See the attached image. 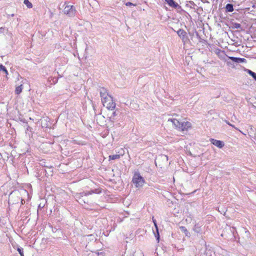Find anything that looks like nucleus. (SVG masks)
Wrapping results in <instances>:
<instances>
[{
  "instance_id": "1",
  "label": "nucleus",
  "mask_w": 256,
  "mask_h": 256,
  "mask_svg": "<svg viewBox=\"0 0 256 256\" xmlns=\"http://www.w3.org/2000/svg\"><path fill=\"white\" fill-rule=\"evenodd\" d=\"M100 192H97V190H92L88 192H82L80 193H76L74 196V198L77 202L82 206L86 204H88L92 202V199L89 196L94 193H99Z\"/></svg>"
},
{
  "instance_id": "2",
  "label": "nucleus",
  "mask_w": 256,
  "mask_h": 256,
  "mask_svg": "<svg viewBox=\"0 0 256 256\" xmlns=\"http://www.w3.org/2000/svg\"><path fill=\"white\" fill-rule=\"evenodd\" d=\"M132 181L135 186L138 188L142 187L145 182L144 178L138 172L134 174Z\"/></svg>"
},
{
  "instance_id": "3",
  "label": "nucleus",
  "mask_w": 256,
  "mask_h": 256,
  "mask_svg": "<svg viewBox=\"0 0 256 256\" xmlns=\"http://www.w3.org/2000/svg\"><path fill=\"white\" fill-rule=\"evenodd\" d=\"M102 102L104 106L108 110H112L116 108V103L111 96H107V98Z\"/></svg>"
},
{
  "instance_id": "4",
  "label": "nucleus",
  "mask_w": 256,
  "mask_h": 256,
  "mask_svg": "<svg viewBox=\"0 0 256 256\" xmlns=\"http://www.w3.org/2000/svg\"><path fill=\"white\" fill-rule=\"evenodd\" d=\"M64 12L70 17L73 16L75 14V8L72 6H66L64 9Z\"/></svg>"
},
{
  "instance_id": "5",
  "label": "nucleus",
  "mask_w": 256,
  "mask_h": 256,
  "mask_svg": "<svg viewBox=\"0 0 256 256\" xmlns=\"http://www.w3.org/2000/svg\"><path fill=\"white\" fill-rule=\"evenodd\" d=\"M178 36L182 39V42L184 44L188 40L186 32L183 29H180L177 31Z\"/></svg>"
},
{
  "instance_id": "6",
  "label": "nucleus",
  "mask_w": 256,
  "mask_h": 256,
  "mask_svg": "<svg viewBox=\"0 0 256 256\" xmlns=\"http://www.w3.org/2000/svg\"><path fill=\"white\" fill-rule=\"evenodd\" d=\"M228 58L231 60L233 62L240 64L246 62V59L244 58H236L234 56H228Z\"/></svg>"
},
{
  "instance_id": "7",
  "label": "nucleus",
  "mask_w": 256,
  "mask_h": 256,
  "mask_svg": "<svg viewBox=\"0 0 256 256\" xmlns=\"http://www.w3.org/2000/svg\"><path fill=\"white\" fill-rule=\"evenodd\" d=\"M192 124L188 122H182L180 126V130L184 131L187 130L188 128H191Z\"/></svg>"
},
{
  "instance_id": "8",
  "label": "nucleus",
  "mask_w": 256,
  "mask_h": 256,
  "mask_svg": "<svg viewBox=\"0 0 256 256\" xmlns=\"http://www.w3.org/2000/svg\"><path fill=\"white\" fill-rule=\"evenodd\" d=\"M168 122H170L174 126V128H178L180 130V124L182 122L179 121L175 118H169L168 120Z\"/></svg>"
},
{
  "instance_id": "9",
  "label": "nucleus",
  "mask_w": 256,
  "mask_h": 256,
  "mask_svg": "<svg viewBox=\"0 0 256 256\" xmlns=\"http://www.w3.org/2000/svg\"><path fill=\"white\" fill-rule=\"evenodd\" d=\"M211 142L214 146H216L218 148H222L224 146V143L223 142L212 138L210 140Z\"/></svg>"
},
{
  "instance_id": "10",
  "label": "nucleus",
  "mask_w": 256,
  "mask_h": 256,
  "mask_svg": "<svg viewBox=\"0 0 256 256\" xmlns=\"http://www.w3.org/2000/svg\"><path fill=\"white\" fill-rule=\"evenodd\" d=\"M100 97L102 98V101L103 100H104L106 98H107V96H110L106 92V90L104 88H100Z\"/></svg>"
},
{
  "instance_id": "11",
  "label": "nucleus",
  "mask_w": 256,
  "mask_h": 256,
  "mask_svg": "<svg viewBox=\"0 0 256 256\" xmlns=\"http://www.w3.org/2000/svg\"><path fill=\"white\" fill-rule=\"evenodd\" d=\"M166 2L168 4L169 6L173 8H180L178 4L174 0H167Z\"/></svg>"
},
{
  "instance_id": "12",
  "label": "nucleus",
  "mask_w": 256,
  "mask_h": 256,
  "mask_svg": "<svg viewBox=\"0 0 256 256\" xmlns=\"http://www.w3.org/2000/svg\"><path fill=\"white\" fill-rule=\"evenodd\" d=\"M153 222L154 223V226H155V228L156 230V233H154L155 236L158 242L160 240V234H159L158 226L156 224V220H153Z\"/></svg>"
},
{
  "instance_id": "13",
  "label": "nucleus",
  "mask_w": 256,
  "mask_h": 256,
  "mask_svg": "<svg viewBox=\"0 0 256 256\" xmlns=\"http://www.w3.org/2000/svg\"><path fill=\"white\" fill-rule=\"evenodd\" d=\"M180 228L182 232L184 233L186 236H188V237L190 236V232L187 230V229L186 228L185 226H180Z\"/></svg>"
},
{
  "instance_id": "14",
  "label": "nucleus",
  "mask_w": 256,
  "mask_h": 256,
  "mask_svg": "<svg viewBox=\"0 0 256 256\" xmlns=\"http://www.w3.org/2000/svg\"><path fill=\"white\" fill-rule=\"evenodd\" d=\"M234 6L232 4H228L226 6V12H232L234 11Z\"/></svg>"
},
{
  "instance_id": "15",
  "label": "nucleus",
  "mask_w": 256,
  "mask_h": 256,
  "mask_svg": "<svg viewBox=\"0 0 256 256\" xmlns=\"http://www.w3.org/2000/svg\"><path fill=\"white\" fill-rule=\"evenodd\" d=\"M218 52L217 53V54L218 56L222 60H224L225 57L227 56L224 51H222L220 50H218Z\"/></svg>"
},
{
  "instance_id": "16",
  "label": "nucleus",
  "mask_w": 256,
  "mask_h": 256,
  "mask_svg": "<svg viewBox=\"0 0 256 256\" xmlns=\"http://www.w3.org/2000/svg\"><path fill=\"white\" fill-rule=\"evenodd\" d=\"M22 89H23L22 84H20V86H16V90H15V93L16 94H20L22 92Z\"/></svg>"
},
{
  "instance_id": "17",
  "label": "nucleus",
  "mask_w": 256,
  "mask_h": 256,
  "mask_svg": "<svg viewBox=\"0 0 256 256\" xmlns=\"http://www.w3.org/2000/svg\"><path fill=\"white\" fill-rule=\"evenodd\" d=\"M193 230L196 233H200L202 231L201 227L198 224L194 225Z\"/></svg>"
},
{
  "instance_id": "18",
  "label": "nucleus",
  "mask_w": 256,
  "mask_h": 256,
  "mask_svg": "<svg viewBox=\"0 0 256 256\" xmlns=\"http://www.w3.org/2000/svg\"><path fill=\"white\" fill-rule=\"evenodd\" d=\"M246 70L247 72L250 76H251L254 78V79L256 81V73H255L254 72L250 70Z\"/></svg>"
},
{
  "instance_id": "19",
  "label": "nucleus",
  "mask_w": 256,
  "mask_h": 256,
  "mask_svg": "<svg viewBox=\"0 0 256 256\" xmlns=\"http://www.w3.org/2000/svg\"><path fill=\"white\" fill-rule=\"evenodd\" d=\"M120 158V154H114V155H110L109 156L110 160H114L116 159H118Z\"/></svg>"
},
{
  "instance_id": "20",
  "label": "nucleus",
  "mask_w": 256,
  "mask_h": 256,
  "mask_svg": "<svg viewBox=\"0 0 256 256\" xmlns=\"http://www.w3.org/2000/svg\"><path fill=\"white\" fill-rule=\"evenodd\" d=\"M24 3L29 8H32V4L28 0H24Z\"/></svg>"
},
{
  "instance_id": "21",
  "label": "nucleus",
  "mask_w": 256,
  "mask_h": 256,
  "mask_svg": "<svg viewBox=\"0 0 256 256\" xmlns=\"http://www.w3.org/2000/svg\"><path fill=\"white\" fill-rule=\"evenodd\" d=\"M0 70L4 72L6 74H8V72L6 67L2 64H0Z\"/></svg>"
},
{
  "instance_id": "22",
  "label": "nucleus",
  "mask_w": 256,
  "mask_h": 256,
  "mask_svg": "<svg viewBox=\"0 0 256 256\" xmlns=\"http://www.w3.org/2000/svg\"><path fill=\"white\" fill-rule=\"evenodd\" d=\"M233 25H234V28H235L238 29V28H241V24H240L234 23Z\"/></svg>"
},
{
  "instance_id": "23",
  "label": "nucleus",
  "mask_w": 256,
  "mask_h": 256,
  "mask_svg": "<svg viewBox=\"0 0 256 256\" xmlns=\"http://www.w3.org/2000/svg\"><path fill=\"white\" fill-rule=\"evenodd\" d=\"M18 253L20 255V256H24V250L22 248H18Z\"/></svg>"
},
{
  "instance_id": "24",
  "label": "nucleus",
  "mask_w": 256,
  "mask_h": 256,
  "mask_svg": "<svg viewBox=\"0 0 256 256\" xmlns=\"http://www.w3.org/2000/svg\"><path fill=\"white\" fill-rule=\"evenodd\" d=\"M126 6H136V4H134L130 2H127L126 4Z\"/></svg>"
},
{
  "instance_id": "25",
  "label": "nucleus",
  "mask_w": 256,
  "mask_h": 256,
  "mask_svg": "<svg viewBox=\"0 0 256 256\" xmlns=\"http://www.w3.org/2000/svg\"><path fill=\"white\" fill-rule=\"evenodd\" d=\"M227 64L228 66H232V67L234 66V64H232V62H227Z\"/></svg>"
},
{
  "instance_id": "26",
  "label": "nucleus",
  "mask_w": 256,
  "mask_h": 256,
  "mask_svg": "<svg viewBox=\"0 0 256 256\" xmlns=\"http://www.w3.org/2000/svg\"><path fill=\"white\" fill-rule=\"evenodd\" d=\"M112 116H117L116 111H115V112H113V113H112Z\"/></svg>"
},
{
  "instance_id": "27",
  "label": "nucleus",
  "mask_w": 256,
  "mask_h": 256,
  "mask_svg": "<svg viewBox=\"0 0 256 256\" xmlns=\"http://www.w3.org/2000/svg\"><path fill=\"white\" fill-rule=\"evenodd\" d=\"M226 123L228 124V125H230V126H232V127H234V126H233V125H232V124H230L228 122V121H226Z\"/></svg>"
},
{
  "instance_id": "28",
  "label": "nucleus",
  "mask_w": 256,
  "mask_h": 256,
  "mask_svg": "<svg viewBox=\"0 0 256 256\" xmlns=\"http://www.w3.org/2000/svg\"><path fill=\"white\" fill-rule=\"evenodd\" d=\"M44 207V206H42L41 204H40L38 206V208H42Z\"/></svg>"
},
{
  "instance_id": "29",
  "label": "nucleus",
  "mask_w": 256,
  "mask_h": 256,
  "mask_svg": "<svg viewBox=\"0 0 256 256\" xmlns=\"http://www.w3.org/2000/svg\"><path fill=\"white\" fill-rule=\"evenodd\" d=\"M24 200H22V199H21V203H22V204H24Z\"/></svg>"
},
{
  "instance_id": "30",
  "label": "nucleus",
  "mask_w": 256,
  "mask_h": 256,
  "mask_svg": "<svg viewBox=\"0 0 256 256\" xmlns=\"http://www.w3.org/2000/svg\"><path fill=\"white\" fill-rule=\"evenodd\" d=\"M12 198V193H11L10 196V198Z\"/></svg>"
},
{
  "instance_id": "31",
  "label": "nucleus",
  "mask_w": 256,
  "mask_h": 256,
  "mask_svg": "<svg viewBox=\"0 0 256 256\" xmlns=\"http://www.w3.org/2000/svg\"><path fill=\"white\" fill-rule=\"evenodd\" d=\"M30 128L29 126H28V128H27V130H29V128Z\"/></svg>"
},
{
  "instance_id": "32",
  "label": "nucleus",
  "mask_w": 256,
  "mask_h": 256,
  "mask_svg": "<svg viewBox=\"0 0 256 256\" xmlns=\"http://www.w3.org/2000/svg\"><path fill=\"white\" fill-rule=\"evenodd\" d=\"M164 157L166 158V160H168V156H164Z\"/></svg>"
},
{
  "instance_id": "33",
  "label": "nucleus",
  "mask_w": 256,
  "mask_h": 256,
  "mask_svg": "<svg viewBox=\"0 0 256 256\" xmlns=\"http://www.w3.org/2000/svg\"><path fill=\"white\" fill-rule=\"evenodd\" d=\"M4 28H0V30H3Z\"/></svg>"
},
{
  "instance_id": "34",
  "label": "nucleus",
  "mask_w": 256,
  "mask_h": 256,
  "mask_svg": "<svg viewBox=\"0 0 256 256\" xmlns=\"http://www.w3.org/2000/svg\"><path fill=\"white\" fill-rule=\"evenodd\" d=\"M234 228H232V230H234Z\"/></svg>"
},
{
  "instance_id": "35",
  "label": "nucleus",
  "mask_w": 256,
  "mask_h": 256,
  "mask_svg": "<svg viewBox=\"0 0 256 256\" xmlns=\"http://www.w3.org/2000/svg\"><path fill=\"white\" fill-rule=\"evenodd\" d=\"M167 0H165V1L166 2Z\"/></svg>"
}]
</instances>
